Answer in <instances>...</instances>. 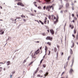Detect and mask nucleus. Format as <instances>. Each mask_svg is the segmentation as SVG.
<instances>
[{
	"label": "nucleus",
	"instance_id": "774afa93",
	"mask_svg": "<svg viewBox=\"0 0 78 78\" xmlns=\"http://www.w3.org/2000/svg\"><path fill=\"white\" fill-rule=\"evenodd\" d=\"M14 73V72L12 73V74H13Z\"/></svg>",
	"mask_w": 78,
	"mask_h": 78
},
{
	"label": "nucleus",
	"instance_id": "c85d7f7f",
	"mask_svg": "<svg viewBox=\"0 0 78 78\" xmlns=\"http://www.w3.org/2000/svg\"><path fill=\"white\" fill-rule=\"evenodd\" d=\"M38 9H41V7L39 6L38 7Z\"/></svg>",
	"mask_w": 78,
	"mask_h": 78
},
{
	"label": "nucleus",
	"instance_id": "6e6d98bb",
	"mask_svg": "<svg viewBox=\"0 0 78 78\" xmlns=\"http://www.w3.org/2000/svg\"><path fill=\"white\" fill-rule=\"evenodd\" d=\"M47 31L48 32V33H49V30H47Z\"/></svg>",
	"mask_w": 78,
	"mask_h": 78
},
{
	"label": "nucleus",
	"instance_id": "7ed1b4c3",
	"mask_svg": "<svg viewBox=\"0 0 78 78\" xmlns=\"http://www.w3.org/2000/svg\"><path fill=\"white\" fill-rule=\"evenodd\" d=\"M17 5H20V6H24L23 4L21 2H18L17 3Z\"/></svg>",
	"mask_w": 78,
	"mask_h": 78
},
{
	"label": "nucleus",
	"instance_id": "412c9836",
	"mask_svg": "<svg viewBox=\"0 0 78 78\" xmlns=\"http://www.w3.org/2000/svg\"><path fill=\"white\" fill-rule=\"evenodd\" d=\"M46 8V7H45V6H44L43 7V9H44V10H45V9Z\"/></svg>",
	"mask_w": 78,
	"mask_h": 78
},
{
	"label": "nucleus",
	"instance_id": "f8f14e48",
	"mask_svg": "<svg viewBox=\"0 0 78 78\" xmlns=\"http://www.w3.org/2000/svg\"><path fill=\"white\" fill-rule=\"evenodd\" d=\"M48 73H45V74H44V76H47V75H48Z\"/></svg>",
	"mask_w": 78,
	"mask_h": 78
},
{
	"label": "nucleus",
	"instance_id": "a211bd4d",
	"mask_svg": "<svg viewBox=\"0 0 78 78\" xmlns=\"http://www.w3.org/2000/svg\"><path fill=\"white\" fill-rule=\"evenodd\" d=\"M4 34V31L2 32L1 33H0V34Z\"/></svg>",
	"mask_w": 78,
	"mask_h": 78
},
{
	"label": "nucleus",
	"instance_id": "a19ab883",
	"mask_svg": "<svg viewBox=\"0 0 78 78\" xmlns=\"http://www.w3.org/2000/svg\"><path fill=\"white\" fill-rule=\"evenodd\" d=\"M74 8V7L73 6L72 7V9L73 10Z\"/></svg>",
	"mask_w": 78,
	"mask_h": 78
},
{
	"label": "nucleus",
	"instance_id": "a878e982",
	"mask_svg": "<svg viewBox=\"0 0 78 78\" xmlns=\"http://www.w3.org/2000/svg\"><path fill=\"white\" fill-rule=\"evenodd\" d=\"M30 15H31V16H34L33 14L32 13H30Z\"/></svg>",
	"mask_w": 78,
	"mask_h": 78
},
{
	"label": "nucleus",
	"instance_id": "0eeeda50",
	"mask_svg": "<svg viewBox=\"0 0 78 78\" xmlns=\"http://www.w3.org/2000/svg\"><path fill=\"white\" fill-rule=\"evenodd\" d=\"M7 66H9L10 64V61H8L7 62Z\"/></svg>",
	"mask_w": 78,
	"mask_h": 78
},
{
	"label": "nucleus",
	"instance_id": "f257e3e1",
	"mask_svg": "<svg viewBox=\"0 0 78 78\" xmlns=\"http://www.w3.org/2000/svg\"><path fill=\"white\" fill-rule=\"evenodd\" d=\"M51 8H52V9H53V5L51 6L48 5L46 6V9L48 11H50V9H51Z\"/></svg>",
	"mask_w": 78,
	"mask_h": 78
},
{
	"label": "nucleus",
	"instance_id": "c9c22d12",
	"mask_svg": "<svg viewBox=\"0 0 78 78\" xmlns=\"http://www.w3.org/2000/svg\"><path fill=\"white\" fill-rule=\"evenodd\" d=\"M73 62L72 63V66L73 65Z\"/></svg>",
	"mask_w": 78,
	"mask_h": 78
},
{
	"label": "nucleus",
	"instance_id": "864d4df0",
	"mask_svg": "<svg viewBox=\"0 0 78 78\" xmlns=\"http://www.w3.org/2000/svg\"><path fill=\"white\" fill-rule=\"evenodd\" d=\"M72 27V25H69V27Z\"/></svg>",
	"mask_w": 78,
	"mask_h": 78
},
{
	"label": "nucleus",
	"instance_id": "4d7b16f0",
	"mask_svg": "<svg viewBox=\"0 0 78 78\" xmlns=\"http://www.w3.org/2000/svg\"><path fill=\"white\" fill-rule=\"evenodd\" d=\"M76 38H77V39L78 38V35L76 36Z\"/></svg>",
	"mask_w": 78,
	"mask_h": 78
},
{
	"label": "nucleus",
	"instance_id": "e2e57ef3",
	"mask_svg": "<svg viewBox=\"0 0 78 78\" xmlns=\"http://www.w3.org/2000/svg\"><path fill=\"white\" fill-rule=\"evenodd\" d=\"M37 22H38V23H39V22L38 20H37Z\"/></svg>",
	"mask_w": 78,
	"mask_h": 78
},
{
	"label": "nucleus",
	"instance_id": "e433bc0d",
	"mask_svg": "<svg viewBox=\"0 0 78 78\" xmlns=\"http://www.w3.org/2000/svg\"><path fill=\"white\" fill-rule=\"evenodd\" d=\"M35 42L36 43H39V41H36Z\"/></svg>",
	"mask_w": 78,
	"mask_h": 78
},
{
	"label": "nucleus",
	"instance_id": "bb28decb",
	"mask_svg": "<svg viewBox=\"0 0 78 78\" xmlns=\"http://www.w3.org/2000/svg\"><path fill=\"white\" fill-rule=\"evenodd\" d=\"M41 76H40V75H37V77H40Z\"/></svg>",
	"mask_w": 78,
	"mask_h": 78
},
{
	"label": "nucleus",
	"instance_id": "bf43d9fd",
	"mask_svg": "<svg viewBox=\"0 0 78 78\" xmlns=\"http://www.w3.org/2000/svg\"><path fill=\"white\" fill-rule=\"evenodd\" d=\"M38 77H41V78L43 77V76H41Z\"/></svg>",
	"mask_w": 78,
	"mask_h": 78
},
{
	"label": "nucleus",
	"instance_id": "79ce46f5",
	"mask_svg": "<svg viewBox=\"0 0 78 78\" xmlns=\"http://www.w3.org/2000/svg\"><path fill=\"white\" fill-rule=\"evenodd\" d=\"M72 36H73V37H75V35H73V34Z\"/></svg>",
	"mask_w": 78,
	"mask_h": 78
},
{
	"label": "nucleus",
	"instance_id": "de8ad7c7",
	"mask_svg": "<svg viewBox=\"0 0 78 78\" xmlns=\"http://www.w3.org/2000/svg\"><path fill=\"white\" fill-rule=\"evenodd\" d=\"M72 16H73H73H74V14H72Z\"/></svg>",
	"mask_w": 78,
	"mask_h": 78
},
{
	"label": "nucleus",
	"instance_id": "f03ea898",
	"mask_svg": "<svg viewBox=\"0 0 78 78\" xmlns=\"http://www.w3.org/2000/svg\"><path fill=\"white\" fill-rule=\"evenodd\" d=\"M46 40H50V41H52L53 38L50 37H48L46 38Z\"/></svg>",
	"mask_w": 78,
	"mask_h": 78
},
{
	"label": "nucleus",
	"instance_id": "4468645a",
	"mask_svg": "<svg viewBox=\"0 0 78 78\" xmlns=\"http://www.w3.org/2000/svg\"><path fill=\"white\" fill-rule=\"evenodd\" d=\"M54 51L55 52H56V51H57V49L56 48H54Z\"/></svg>",
	"mask_w": 78,
	"mask_h": 78
},
{
	"label": "nucleus",
	"instance_id": "9b49d317",
	"mask_svg": "<svg viewBox=\"0 0 78 78\" xmlns=\"http://www.w3.org/2000/svg\"><path fill=\"white\" fill-rule=\"evenodd\" d=\"M63 7V5H61L60 6V8H59V9H61V8H62Z\"/></svg>",
	"mask_w": 78,
	"mask_h": 78
},
{
	"label": "nucleus",
	"instance_id": "4c0bfd02",
	"mask_svg": "<svg viewBox=\"0 0 78 78\" xmlns=\"http://www.w3.org/2000/svg\"><path fill=\"white\" fill-rule=\"evenodd\" d=\"M65 72H62V75L61 76H62V75H63V74H64V73Z\"/></svg>",
	"mask_w": 78,
	"mask_h": 78
},
{
	"label": "nucleus",
	"instance_id": "cd10ccee",
	"mask_svg": "<svg viewBox=\"0 0 78 78\" xmlns=\"http://www.w3.org/2000/svg\"><path fill=\"white\" fill-rule=\"evenodd\" d=\"M26 60H25L23 62V64H24V63H25V62H26Z\"/></svg>",
	"mask_w": 78,
	"mask_h": 78
},
{
	"label": "nucleus",
	"instance_id": "72a5a7b5",
	"mask_svg": "<svg viewBox=\"0 0 78 78\" xmlns=\"http://www.w3.org/2000/svg\"><path fill=\"white\" fill-rule=\"evenodd\" d=\"M70 56H69L68 57V60H69V58H70Z\"/></svg>",
	"mask_w": 78,
	"mask_h": 78
},
{
	"label": "nucleus",
	"instance_id": "603ef678",
	"mask_svg": "<svg viewBox=\"0 0 78 78\" xmlns=\"http://www.w3.org/2000/svg\"><path fill=\"white\" fill-rule=\"evenodd\" d=\"M34 5L35 6H37V5L36 4H34Z\"/></svg>",
	"mask_w": 78,
	"mask_h": 78
},
{
	"label": "nucleus",
	"instance_id": "3c124183",
	"mask_svg": "<svg viewBox=\"0 0 78 78\" xmlns=\"http://www.w3.org/2000/svg\"><path fill=\"white\" fill-rule=\"evenodd\" d=\"M72 46H71V48H72V47H73V44Z\"/></svg>",
	"mask_w": 78,
	"mask_h": 78
},
{
	"label": "nucleus",
	"instance_id": "473e14b6",
	"mask_svg": "<svg viewBox=\"0 0 78 78\" xmlns=\"http://www.w3.org/2000/svg\"><path fill=\"white\" fill-rule=\"evenodd\" d=\"M69 63V62H66V66L67 65H68V64Z\"/></svg>",
	"mask_w": 78,
	"mask_h": 78
},
{
	"label": "nucleus",
	"instance_id": "20e7f679",
	"mask_svg": "<svg viewBox=\"0 0 78 78\" xmlns=\"http://www.w3.org/2000/svg\"><path fill=\"white\" fill-rule=\"evenodd\" d=\"M50 31L52 34H54V33H55V31H54L53 29H51L50 30Z\"/></svg>",
	"mask_w": 78,
	"mask_h": 78
},
{
	"label": "nucleus",
	"instance_id": "39448f33",
	"mask_svg": "<svg viewBox=\"0 0 78 78\" xmlns=\"http://www.w3.org/2000/svg\"><path fill=\"white\" fill-rule=\"evenodd\" d=\"M47 46L45 47V55H46V54L47 53Z\"/></svg>",
	"mask_w": 78,
	"mask_h": 78
},
{
	"label": "nucleus",
	"instance_id": "c03bdc74",
	"mask_svg": "<svg viewBox=\"0 0 78 78\" xmlns=\"http://www.w3.org/2000/svg\"><path fill=\"white\" fill-rule=\"evenodd\" d=\"M0 64H5V63H3V62H0Z\"/></svg>",
	"mask_w": 78,
	"mask_h": 78
},
{
	"label": "nucleus",
	"instance_id": "680f3d73",
	"mask_svg": "<svg viewBox=\"0 0 78 78\" xmlns=\"http://www.w3.org/2000/svg\"><path fill=\"white\" fill-rule=\"evenodd\" d=\"M73 22H75V21H74V20H73Z\"/></svg>",
	"mask_w": 78,
	"mask_h": 78
},
{
	"label": "nucleus",
	"instance_id": "1a4fd4ad",
	"mask_svg": "<svg viewBox=\"0 0 78 78\" xmlns=\"http://www.w3.org/2000/svg\"><path fill=\"white\" fill-rule=\"evenodd\" d=\"M66 7H69V4L67 3L66 4Z\"/></svg>",
	"mask_w": 78,
	"mask_h": 78
},
{
	"label": "nucleus",
	"instance_id": "8fccbe9b",
	"mask_svg": "<svg viewBox=\"0 0 78 78\" xmlns=\"http://www.w3.org/2000/svg\"><path fill=\"white\" fill-rule=\"evenodd\" d=\"M63 54H64V53H63V52H62V55H63Z\"/></svg>",
	"mask_w": 78,
	"mask_h": 78
},
{
	"label": "nucleus",
	"instance_id": "b1692460",
	"mask_svg": "<svg viewBox=\"0 0 78 78\" xmlns=\"http://www.w3.org/2000/svg\"><path fill=\"white\" fill-rule=\"evenodd\" d=\"M74 34H76V30H75V29L74 30Z\"/></svg>",
	"mask_w": 78,
	"mask_h": 78
},
{
	"label": "nucleus",
	"instance_id": "ea45409f",
	"mask_svg": "<svg viewBox=\"0 0 78 78\" xmlns=\"http://www.w3.org/2000/svg\"><path fill=\"white\" fill-rule=\"evenodd\" d=\"M23 21H24V22H26V20L24 19Z\"/></svg>",
	"mask_w": 78,
	"mask_h": 78
},
{
	"label": "nucleus",
	"instance_id": "58836bf2",
	"mask_svg": "<svg viewBox=\"0 0 78 78\" xmlns=\"http://www.w3.org/2000/svg\"><path fill=\"white\" fill-rule=\"evenodd\" d=\"M50 51H49V54H48V55H50Z\"/></svg>",
	"mask_w": 78,
	"mask_h": 78
},
{
	"label": "nucleus",
	"instance_id": "6e6552de",
	"mask_svg": "<svg viewBox=\"0 0 78 78\" xmlns=\"http://www.w3.org/2000/svg\"><path fill=\"white\" fill-rule=\"evenodd\" d=\"M70 54H73V51H72V50L71 49H70Z\"/></svg>",
	"mask_w": 78,
	"mask_h": 78
},
{
	"label": "nucleus",
	"instance_id": "c756f323",
	"mask_svg": "<svg viewBox=\"0 0 78 78\" xmlns=\"http://www.w3.org/2000/svg\"><path fill=\"white\" fill-rule=\"evenodd\" d=\"M43 60V59H42L41 61H40V64H41V63H42V61Z\"/></svg>",
	"mask_w": 78,
	"mask_h": 78
},
{
	"label": "nucleus",
	"instance_id": "338daca9",
	"mask_svg": "<svg viewBox=\"0 0 78 78\" xmlns=\"http://www.w3.org/2000/svg\"><path fill=\"white\" fill-rule=\"evenodd\" d=\"M2 31H3V30H1L0 31V32H2Z\"/></svg>",
	"mask_w": 78,
	"mask_h": 78
},
{
	"label": "nucleus",
	"instance_id": "f704fd0d",
	"mask_svg": "<svg viewBox=\"0 0 78 78\" xmlns=\"http://www.w3.org/2000/svg\"><path fill=\"white\" fill-rule=\"evenodd\" d=\"M46 21H44V23H45V24H46Z\"/></svg>",
	"mask_w": 78,
	"mask_h": 78
},
{
	"label": "nucleus",
	"instance_id": "5701e85b",
	"mask_svg": "<svg viewBox=\"0 0 78 78\" xmlns=\"http://www.w3.org/2000/svg\"><path fill=\"white\" fill-rule=\"evenodd\" d=\"M43 36H45V33H43L42 34Z\"/></svg>",
	"mask_w": 78,
	"mask_h": 78
},
{
	"label": "nucleus",
	"instance_id": "9d476101",
	"mask_svg": "<svg viewBox=\"0 0 78 78\" xmlns=\"http://www.w3.org/2000/svg\"><path fill=\"white\" fill-rule=\"evenodd\" d=\"M57 22H58V19H56V21L54 22V24H56L57 23Z\"/></svg>",
	"mask_w": 78,
	"mask_h": 78
},
{
	"label": "nucleus",
	"instance_id": "7c9ffc66",
	"mask_svg": "<svg viewBox=\"0 0 78 78\" xmlns=\"http://www.w3.org/2000/svg\"><path fill=\"white\" fill-rule=\"evenodd\" d=\"M60 12L62 14V13H63V12L62 11V10H61Z\"/></svg>",
	"mask_w": 78,
	"mask_h": 78
},
{
	"label": "nucleus",
	"instance_id": "6ab92c4d",
	"mask_svg": "<svg viewBox=\"0 0 78 78\" xmlns=\"http://www.w3.org/2000/svg\"><path fill=\"white\" fill-rule=\"evenodd\" d=\"M43 67H44V68H45V66H46V65H43Z\"/></svg>",
	"mask_w": 78,
	"mask_h": 78
},
{
	"label": "nucleus",
	"instance_id": "dca6fc26",
	"mask_svg": "<svg viewBox=\"0 0 78 78\" xmlns=\"http://www.w3.org/2000/svg\"><path fill=\"white\" fill-rule=\"evenodd\" d=\"M51 16H52V17H54V19H56V17H55V16H54V15H51Z\"/></svg>",
	"mask_w": 78,
	"mask_h": 78
},
{
	"label": "nucleus",
	"instance_id": "5fc2aeb1",
	"mask_svg": "<svg viewBox=\"0 0 78 78\" xmlns=\"http://www.w3.org/2000/svg\"><path fill=\"white\" fill-rule=\"evenodd\" d=\"M12 21H14V20L13 19H12Z\"/></svg>",
	"mask_w": 78,
	"mask_h": 78
},
{
	"label": "nucleus",
	"instance_id": "ddd939ff",
	"mask_svg": "<svg viewBox=\"0 0 78 78\" xmlns=\"http://www.w3.org/2000/svg\"><path fill=\"white\" fill-rule=\"evenodd\" d=\"M51 0H46V2H47V3H49V2H50Z\"/></svg>",
	"mask_w": 78,
	"mask_h": 78
},
{
	"label": "nucleus",
	"instance_id": "2f4dec72",
	"mask_svg": "<svg viewBox=\"0 0 78 78\" xmlns=\"http://www.w3.org/2000/svg\"><path fill=\"white\" fill-rule=\"evenodd\" d=\"M47 18L46 17H45V19H44V21H46V20H47Z\"/></svg>",
	"mask_w": 78,
	"mask_h": 78
},
{
	"label": "nucleus",
	"instance_id": "f3484780",
	"mask_svg": "<svg viewBox=\"0 0 78 78\" xmlns=\"http://www.w3.org/2000/svg\"><path fill=\"white\" fill-rule=\"evenodd\" d=\"M33 62H31L29 64V66H30V65H31V64H33Z\"/></svg>",
	"mask_w": 78,
	"mask_h": 78
},
{
	"label": "nucleus",
	"instance_id": "2eb2a0df",
	"mask_svg": "<svg viewBox=\"0 0 78 78\" xmlns=\"http://www.w3.org/2000/svg\"><path fill=\"white\" fill-rule=\"evenodd\" d=\"M47 44L49 45H51V43L50 42H48Z\"/></svg>",
	"mask_w": 78,
	"mask_h": 78
},
{
	"label": "nucleus",
	"instance_id": "69168bd1",
	"mask_svg": "<svg viewBox=\"0 0 78 78\" xmlns=\"http://www.w3.org/2000/svg\"><path fill=\"white\" fill-rule=\"evenodd\" d=\"M57 18L58 19V16H57Z\"/></svg>",
	"mask_w": 78,
	"mask_h": 78
},
{
	"label": "nucleus",
	"instance_id": "aec40b11",
	"mask_svg": "<svg viewBox=\"0 0 78 78\" xmlns=\"http://www.w3.org/2000/svg\"><path fill=\"white\" fill-rule=\"evenodd\" d=\"M39 49L37 50V51H36V52H35V53L36 54V55H37V53H37V51H39Z\"/></svg>",
	"mask_w": 78,
	"mask_h": 78
},
{
	"label": "nucleus",
	"instance_id": "423d86ee",
	"mask_svg": "<svg viewBox=\"0 0 78 78\" xmlns=\"http://www.w3.org/2000/svg\"><path fill=\"white\" fill-rule=\"evenodd\" d=\"M73 72V69H70V70H69V73L70 74H71V73H72V72Z\"/></svg>",
	"mask_w": 78,
	"mask_h": 78
},
{
	"label": "nucleus",
	"instance_id": "13d9d810",
	"mask_svg": "<svg viewBox=\"0 0 78 78\" xmlns=\"http://www.w3.org/2000/svg\"><path fill=\"white\" fill-rule=\"evenodd\" d=\"M21 17H23V15H21Z\"/></svg>",
	"mask_w": 78,
	"mask_h": 78
},
{
	"label": "nucleus",
	"instance_id": "4be33fe9",
	"mask_svg": "<svg viewBox=\"0 0 78 78\" xmlns=\"http://www.w3.org/2000/svg\"><path fill=\"white\" fill-rule=\"evenodd\" d=\"M38 71V69H36V72H35V74H36V73Z\"/></svg>",
	"mask_w": 78,
	"mask_h": 78
},
{
	"label": "nucleus",
	"instance_id": "0e129e2a",
	"mask_svg": "<svg viewBox=\"0 0 78 78\" xmlns=\"http://www.w3.org/2000/svg\"><path fill=\"white\" fill-rule=\"evenodd\" d=\"M34 11L35 12H36V10H34Z\"/></svg>",
	"mask_w": 78,
	"mask_h": 78
},
{
	"label": "nucleus",
	"instance_id": "393cba45",
	"mask_svg": "<svg viewBox=\"0 0 78 78\" xmlns=\"http://www.w3.org/2000/svg\"><path fill=\"white\" fill-rule=\"evenodd\" d=\"M48 18L49 19H50V18H51V16H50V15H49L48 16Z\"/></svg>",
	"mask_w": 78,
	"mask_h": 78
},
{
	"label": "nucleus",
	"instance_id": "052dcab7",
	"mask_svg": "<svg viewBox=\"0 0 78 78\" xmlns=\"http://www.w3.org/2000/svg\"><path fill=\"white\" fill-rule=\"evenodd\" d=\"M0 7L1 8V9H2V6H0Z\"/></svg>",
	"mask_w": 78,
	"mask_h": 78
},
{
	"label": "nucleus",
	"instance_id": "a18cd8bd",
	"mask_svg": "<svg viewBox=\"0 0 78 78\" xmlns=\"http://www.w3.org/2000/svg\"><path fill=\"white\" fill-rule=\"evenodd\" d=\"M40 73H42V71H40Z\"/></svg>",
	"mask_w": 78,
	"mask_h": 78
},
{
	"label": "nucleus",
	"instance_id": "37998d69",
	"mask_svg": "<svg viewBox=\"0 0 78 78\" xmlns=\"http://www.w3.org/2000/svg\"><path fill=\"white\" fill-rule=\"evenodd\" d=\"M41 24H42V25H44V23L42 22H41Z\"/></svg>",
	"mask_w": 78,
	"mask_h": 78
},
{
	"label": "nucleus",
	"instance_id": "49530a36",
	"mask_svg": "<svg viewBox=\"0 0 78 78\" xmlns=\"http://www.w3.org/2000/svg\"><path fill=\"white\" fill-rule=\"evenodd\" d=\"M45 55H46V54H45V55H44V56L43 57V58H45Z\"/></svg>",
	"mask_w": 78,
	"mask_h": 78
},
{
	"label": "nucleus",
	"instance_id": "09e8293b",
	"mask_svg": "<svg viewBox=\"0 0 78 78\" xmlns=\"http://www.w3.org/2000/svg\"><path fill=\"white\" fill-rule=\"evenodd\" d=\"M39 22H40V23H41V22H42V21H41L40 20L39 21Z\"/></svg>",
	"mask_w": 78,
	"mask_h": 78
}]
</instances>
